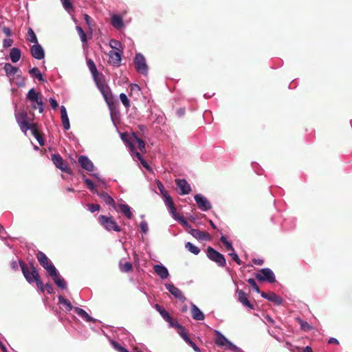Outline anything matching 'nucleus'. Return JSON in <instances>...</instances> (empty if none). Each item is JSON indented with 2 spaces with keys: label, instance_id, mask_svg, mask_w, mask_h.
<instances>
[{
  "label": "nucleus",
  "instance_id": "obj_1",
  "mask_svg": "<svg viewBox=\"0 0 352 352\" xmlns=\"http://www.w3.org/2000/svg\"><path fill=\"white\" fill-rule=\"evenodd\" d=\"M23 274L25 280L29 283H36L38 288L41 292H44L46 290L47 293L52 294L54 293V288L50 283H46L45 285L41 281L38 272L36 267L31 265L30 267L23 261H19Z\"/></svg>",
  "mask_w": 352,
  "mask_h": 352
},
{
  "label": "nucleus",
  "instance_id": "obj_2",
  "mask_svg": "<svg viewBox=\"0 0 352 352\" xmlns=\"http://www.w3.org/2000/svg\"><path fill=\"white\" fill-rule=\"evenodd\" d=\"M98 89L100 91L101 94L102 95L105 102L109 106V108L111 110V120L116 125V123L114 122V113H113L112 107L113 106V96L111 91V89L107 85L105 82L104 76L102 74H100L97 76L96 78H93Z\"/></svg>",
  "mask_w": 352,
  "mask_h": 352
},
{
  "label": "nucleus",
  "instance_id": "obj_3",
  "mask_svg": "<svg viewBox=\"0 0 352 352\" xmlns=\"http://www.w3.org/2000/svg\"><path fill=\"white\" fill-rule=\"evenodd\" d=\"M26 98L31 102L32 107L34 109H38L39 113L44 111V104L42 98L34 88L29 90Z\"/></svg>",
  "mask_w": 352,
  "mask_h": 352
},
{
  "label": "nucleus",
  "instance_id": "obj_4",
  "mask_svg": "<svg viewBox=\"0 0 352 352\" xmlns=\"http://www.w3.org/2000/svg\"><path fill=\"white\" fill-rule=\"evenodd\" d=\"M98 220L102 227L109 232L115 231L119 232L121 231L120 227L112 216L100 215Z\"/></svg>",
  "mask_w": 352,
  "mask_h": 352
},
{
  "label": "nucleus",
  "instance_id": "obj_5",
  "mask_svg": "<svg viewBox=\"0 0 352 352\" xmlns=\"http://www.w3.org/2000/svg\"><path fill=\"white\" fill-rule=\"evenodd\" d=\"M135 70L143 76H147L148 72V67L146 64V58L142 54L138 52L135 54L133 60Z\"/></svg>",
  "mask_w": 352,
  "mask_h": 352
},
{
  "label": "nucleus",
  "instance_id": "obj_6",
  "mask_svg": "<svg viewBox=\"0 0 352 352\" xmlns=\"http://www.w3.org/2000/svg\"><path fill=\"white\" fill-rule=\"evenodd\" d=\"M206 255L210 260L216 263L218 266L221 267L226 266V261L224 256L213 248L208 247L207 248Z\"/></svg>",
  "mask_w": 352,
  "mask_h": 352
},
{
  "label": "nucleus",
  "instance_id": "obj_7",
  "mask_svg": "<svg viewBox=\"0 0 352 352\" xmlns=\"http://www.w3.org/2000/svg\"><path fill=\"white\" fill-rule=\"evenodd\" d=\"M256 278L259 281H267L273 283L276 281V277L273 271L270 268H263L255 275Z\"/></svg>",
  "mask_w": 352,
  "mask_h": 352
},
{
  "label": "nucleus",
  "instance_id": "obj_8",
  "mask_svg": "<svg viewBox=\"0 0 352 352\" xmlns=\"http://www.w3.org/2000/svg\"><path fill=\"white\" fill-rule=\"evenodd\" d=\"M156 184L168 210H175L173 199L168 192L166 190L163 184L159 180H157Z\"/></svg>",
  "mask_w": 352,
  "mask_h": 352
},
{
  "label": "nucleus",
  "instance_id": "obj_9",
  "mask_svg": "<svg viewBox=\"0 0 352 352\" xmlns=\"http://www.w3.org/2000/svg\"><path fill=\"white\" fill-rule=\"evenodd\" d=\"M15 118L17 124H19L21 130L24 133H26L27 131L29 130V126L28 124L29 122L28 121V116L26 111L24 110L20 111L19 112H15Z\"/></svg>",
  "mask_w": 352,
  "mask_h": 352
},
{
  "label": "nucleus",
  "instance_id": "obj_10",
  "mask_svg": "<svg viewBox=\"0 0 352 352\" xmlns=\"http://www.w3.org/2000/svg\"><path fill=\"white\" fill-rule=\"evenodd\" d=\"M51 160L57 168L67 173L71 174V170L68 168L67 164L63 160V157L59 154H52Z\"/></svg>",
  "mask_w": 352,
  "mask_h": 352
},
{
  "label": "nucleus",
  "instance_id": "obj_11",
  "mask_svg": "<svg viewBox=\"0 0 352 352\" xmlns=\"http://www.w3.org/2000/svg\"><path fill=\"white\" fill-rule=\"evenodd\" d=\"M195 201L198 208L201 211H208L212 208V204L208 199L201 194H197L194 196Z\"/></svg>",
  "mask_w": 352,
  "mask_h": 352
},
{
  "label": "nucleus",
  "instance_id": "obj_12",
  "mask_svg": "<svg viewBox=\"0 0 352 352\" xmlns=\"http://www.w3.org/2000/svg\"><path fill=\"white\" fill-rule=\"evenodd\" d=\"M36 258L41 265L47 270L48 274L51 272V269H56L54 264L43 252L39 251L36 254Z\"/></svg>",
  "mask_w": 352,
  "mask_h": 352
},
{
  "label": "nucleus",
  "instance_id": "obj_13",
  "mask_svg": "<svg viewBox=\"0 0 352 352\" xmlns=\"http://www.w3.org/2000/svg\"><path fill=\"white\" fill-rule=\"evenodd\" d=\"M49 275L53 279L54 283L57 285V287H60L62 289H65L67 288V283L64 278L60 275L57 269H51V272L49 273Z\"/></svg>",
  "mask_w": 352,
  "mask_h": 352
},
{
  "label": "nucleus",
  "instance_id": "obj_14",
  "mask_svg": "<svg viewBox=\"0 0 352 352\" xmlns=\"http://www.w3.org/2000/svg\"><path fill=\"white\" fill-rule=\"evenodd\" d=\"M122 53L123 51L111 50L109 53V63L113 67H120L121 65Z\"/></svg>",
  "mask_w": 352,
  "mask_h": 352
},
{
  "label": "nucleus",
  "instance_id": "obj_15",
  "mask_svg": "<svg viewBox=\"0 0 352 352\" xmlns=\"http://www.w3.org/2000/svg\"><path fill=\"white\" fill-rule=\"evenodd\" d=\"M176 185L179 189L180 195H188L191 191V187L187 181L184 179H175Z\"/></svg>",
  "mask_w": 352,
  "mask_h": 352
},
{
  "label": "nucleus",
  "instance_id": "obj_16",
  "mask_svg": "<svg viewBox=\"0 0 352 352\" xmlns=\"http://www.w3.org/2000/svg\"><path fill=\"white\" fill-rule=\"evenodd\" d=\"M164 286L166 289L177 299L184 301L186 300L185 296L183 295L182 291L176 287L172 283H165Z\"/></svg>",
  "mask_w": 352,
  "mask_h": 352
},
{
  "label": "nucleus",
  "instance_id": "obj_17",
  "mask_svg": "<svg viewBox=\"0 0 352 352\" xmlns=\"http://www.w3.org/2000/svg\"><path fill=\"white\" fill-rule=\"evenodd\" d=\"M30 53L37 60H42L45 58V51L39 43L34 44L30 47Z\"/></svg>",
  "mask_w": 352,
  "mask_h": 352
},
{
  "label": "nucleus",
  "instance_id": "obj_18",
  "mask_svg": "<svg viewBox=\"0 0 352 352\" xmlns=\"http://www.w3.org/2000/svg\"><path fill=\"white\" fill-rule=\"evenodd\" d=\"M78 163L82 168L87 172H92L94 170L93 162L86 155H80L78 157Z\"/></svg>",
  "mask_w": 352,
  "mask_h": 352
},
{
  "label": "nucleus",
  "instance_id": "obj_19",
  "mask_svg": "<svg viewBox=\"0 0 352 352\" xmlns=\"http://www.w3.org/2000/svg\"><path fill=\"white\" fill-rule=\"evenodd\" d=\"M170 213L171 214L173 218L178 221L186 230H189L192 227L189 224V223L185 219L183 216H180L177 214L176 208L175 207V210H168Z\"/></svg>",
  "mask_w": 352,
  "mask_h": 352
},
{
  "label": "nucleus",
  "instance_id": "obj_20",
  "mask_svg": "<svg viewBox=\"0 0 352 352\" xmlns=\"http://www.w3.org/2000/svg\"><path fill=\"white\" fill-rule=\"evenodd\" d=\"M261 296L262 298L268 300L270 302H274L277 305H280L283 302V298L278 296L274 292L271 293H265V292H261Z\"/></svg>",
  "mask_w": 352,
  "mask_h": 352
},
{
  "label": "nucleus",
  "instance_id": "obj_21",
  "mask_svg": "<svg viewBox=\"0 0 352 352\" xmlns=\"http://www.w3.org/2000/svg\"><path fill=\"white\" fill-rule=\"evenodd\" d=\"M153 270L157 275L162 280L168 278L169 272L168 269L162 264H157L153 266Z\"/></svg>",
  "mask_w": 352,
  "mask_h": 352
},
{
  "label": "nucleus",
  "instance_id": "obj_22",
  "mask_svg": "<svg viewBox=\"0 0 352 352\" xmlns=\"http://www.w3.org/2000/svg\"><path fill=\"white\" fill-rule=\"evenodd\" d=\"M188 232L196 239L200 241H207L210 239V236L207 232H202L197 229L190 228Z\"/></svg>",
  "mask_w": 352,
  "mask_h": 352
},
{
  "label": "nucleus",
  "instance_id": "obj_23",
  "mask_svg": "<svg viewBox=\"0 0 352 352\" xmlns=\"http://www.w3.org/2000/svg\"><path fill=\"white\" fill-rule=\"evenodd\" d=\"M236 293L238 294V300L241 304L250 309L254 308L253 305L248 300L246 294L243 290L237 289Z\"/></svg>",
  "mask_w": 352,
  "mask_h": 352
},
{
  "label": "nucleus",
  "instance_id": "obj_24",
  "mask_svg": "<svg viewBox=\"0 0 352 352\" xmlns=\"http://www.w3.org/2000/svg\"><path fill=\"white\" fill-rule=\"evenodd\" d=\"M191 316L195 320H204L205 316L200 309L194 303H190Z\"/></svg>",
  "mask_w": 352,
  "mask_h": 352
},
{
  "label": "nucleus",
  "instance_id": "obj_25",
  "mask_svg": "<svg viewBox=\"0 0 352 352\" xmlns=\"http://www.w3.org/2000/svg\"><path fill=\"white\" fill-rule=\"evenodd\" d=\"M103 201L110 207H111L113 210L117 209V205L114 201V199L107 192H102L97 194Z\"/></svg>",
  "mask_w": 352,
  "mask_h": 352
},
{
  "label": "nucleus",
  "instance_id": "obj_26",
  "mask_svg": "<svg viewBox=\"0 0 352 352\" xmlns=\"http://www.w3.org/2000/svg\"><path fill=\"white\" fill-rule=\"evenodd\" d=\"M111 24L116 30H121L124 27L123 19L119 14H113L111 16Z\"/></svg>",
  "mask_w": 352,
  "mask_h": 352
},
{
  "label": "nucleus",
  "instance_id": "obj_27",
  "mask_svg": "<svg viewBox=\"0 0 352 352\" xmlns=\"http://www.w3.org/2000/svg\"><path fill=\"white\" fill-rule=\"evenodd\" d=\"M60 115L63 123V126L65 131H68L70 129V124L69 118L67 116V110L65 106L60 107Z\"/></svg>",
  "mask_w": 352,
  "mask_h": 352
},
{
  "label": "nucleus",
  "instance_id": "obj_28",
  "mask_svg": "<svg viewBox=\"0 0 352 352\" xmlns=\"http://www.w3.org/2000/svg\"><path fill=\"white\" fill-rule=\"evenodd\" d=\"M120 208V212L124 214L127 219H131L133 217V212L131 208L125 203L120 204L117 206Z\"/></svg>",
  "mask_w": 352,
  "mask_h": 352
},
{
  "label": "nucleus",
  "instance_id": "obj_29",
  "mask_svg": "<svg viewBox=\"0 0 352 352\" xmlns=\"http://www.w3.org/2000/svg\"><path fill=\"white\" fill-rule=\"evenodd\" d=\"M74 311L79 317L85 320L86 322H95V319L90 316L84 309L79 307H75Z\"/></svg>",
  "mask_w": 352,
  "mask_h": 352
},
{
  "label": "nucleus",
  "instance_id": "obj_30",
  "mask_svg": "<svg viewBox=\"0 0 352 352\" xmlns=\"http://www.w3.org/2000/svg\"><path fill=\"white\" fill-rule=\"evenodd\" d=\"M215 332L217 336V338L215 340V344L217 346H225L230 344V341L227 339L220 331H216Z\"/></svg>",
  "mask_w": 352,
  "mask_h": 352
},
{
  "label": "nucleus",
  "instance_id": "obj_31",
  "mask_svg": "<svg viewBox=\"0 0 352 352\" xmlns=\"http://www.w3.org/2000/svg\"><path fill=\"white\" fill-rule=\"evenodd\" d=\"M154 307L166 322H169V320H171L170 315L163 307L158 304H155Z\"/></svg>",
  "mask_w": 352,
  "mask_h": 352
},
{
  "label": "nucleus",
  "instance_id": "obj_32",
  "mask_svg": "<svg viewBox=\"0 0 352 352\" xmlns=\"http://www.w3.org/2000/svg\"><path fill=\"white\" fill-rule=\"evenodd\" d=\"M21 56V50L17 47H13L10 52V58L12 63L18 62Z\"/></svg>",
  "mask_w": 352,
  "mask_h": 352
},
{
  "label": "nucleus",
  "instance_id": "obj_33",
  "mask_svg": "<svg viewBox=\"0 0 352 352\" xmlns=\"http://www.w3.org/2000/svg\"><path fill=\"white\" fill-rule=\"evenodd\" d=\"M120 137H121L122 140L125 143L126 146L129 148V152L131 153V155H133V152L135 150V147L134 144L128 140V138H129L128 134H126L125 133H120Z\"/></svg>",
  "mask_w": 352,
  "mask_h": 352
},
{
  "label": "nucleus",
  "instance_id": "obj_34",
  "mask_svg": "<svg viewBox=\"0 0 352 352\" xmlns=\"http://www.w3.org/2000/svg\"><path fill=\"white\" fill-rule=\"evenodd\" d=\"M87 67L92 75L93 78H97L98 76H99V73L98 72L97 67L95 65V63L91 59L87 60Z\"/></svg>",
  "mask_w": 352,
  "mask_h": 352
},
{
  "label": "nucleus",
  "instance_id": "obj_35",
  "mask_svg": "<svg viewBox=\"0 0 352 352\" xmlns=\"http://www.w3.org/2000/svg\"><path fill=\"white\" fill-rule=\"evenodd\" d=\"M58 303L65 307L66 311L69 312L73 309V306L71 302L61 295L58 296Z\"/></svg>",
  "mask_w": 352,
  "mask_h": 352
},
{
  "label": "nucleus",
  "instance_id": "obj_36",
  "mask_svg": "<svg viewBox=\"0 0 352 352\" xmlns=\"http://www.w3.org/2000/svg\"><path fill=\"white\" fill-rule=\"evenodd\" d=\"M4 70L7 76H12L19 72V68L13 66L10 63H6L4 65Z\"/></svg>",
  "mask_w": 352,
  "mask_h": 352
},
{
  "label": "nucleus",
  "instance_id": "obj_37",
  "mask_svg": "<svg viewBox=\"0 0 352 352\" xmlns=\"http://www.w3.org/2000/svg\"><path fill=\"white\" fill-rule=\"evenodd\" d=\"M133 157H137L140 162L141 163V164L145 168H146L148 171H151V166H149V164H148V162L142 157V155L136 151V149L135 150V151L133 152V154L131 155Z\"/></svg>",
  "mask_w": 352,
  "mask_h": 352
},
{
  "label": "nucleus",
  "instance_id": "obj_38",
  "mask_svg": "<svg viewBox=\"0 0 352 352\" xmlns=\"http://www.w3.org/2000/svg\"><path fill=\"white\" fill-rule=\"evenodd\" d=\"M83 181L87 186V188L90 190L93 193L98 194V191L96 188V185L90 179L85 177V175L82 176Z\"/></svg>",
  "mask_w": 352,
  "mask_h": 352
},
{
  "label": "nucleus",
  "instance_id": "obj_39",
  "mask_svg": "<svg viewBox=\"0 0 352 352\" xmlns=\"http://www.w3.org/2000/svg\"><path fill=\"white\" fill-rule=\"evenodd\" d=\"M110 343L112 347L118 352H129L126 348L122 346L118 342L115 340H110ZM135 352H142L140 351H135Z\"/></svg>",
  "mask_w": 352,
  "mask_h": 352
},
{
  "label": "nucleus",
  "instance_id": "obj_40",
  "mask_svg": "<svg viewBox=\"0 0 352 352\" xmlns=\"http://www.w3.org/2000/svg\"><path fill=\"white\" fill-rule=\"evenodd\" d=\"M30 74L34 76L38 81L45 82V79L43 77L42 74L37 67H33L29 71Z\"/></svg>",
  "mask_w": 352,
  "mask_h": 352
},
{
  "label": "nucleus",
  "instance_id": "obj_41",
  "mask_svg": "<svg viewBox=\"0 0 352 352\" xmlns=\"http://www.w3.org/2000/svg\"><path fill=\"white\" fill-rule=\"evenodd\" d=\"M185 248L195 255H197L200 252V249L190 242L186 243Z\"/></svg>",
  "mask_w": 352,
  "mask_h": 352
},
{
  "label": "nucleus",
  "instance_id": "obj_42",
  "mask_svg": "<svg viewBox=\"0 0 352 352\" xmlns=\"http://www.w3.org/2000/svg\"><path fill=\"white\" fill-rule=\"evenodd\" d=\"M109 46L112 49L116 50V51H123L122 43L117 40L111 39L109 41Z\"/></svg>",
  "mask_w": 352,
  "mask_h": 352
},
{
  "label": "nucleus",
  "instance_id": "obj_43",
  "mask_svg": "<svg viewBox=\"0 0 352 352\" xmlns=\"http://www.w3.org/2000/svg\"><path fill=\"white\" fill-rule=\"evenodd\" d=\"M221 242L225 245L226 249L230 252H234V248L230 241H228L227 238L224 235H221L220 238Z\"/></svg>",
  "mask_w": 352,
  "mask_h": 352
},
{
  "label": "nucleus",
  "instance_id": "obj_44",
  "mask_svg": "<svg viewBox=\"0 0 352 352\" xmlns=\"http://www.w3.org/2000/svg\"><path fill=\"white\" fill-rule=\"evenodd\" d=\"M296 320L300 324L302 330L309 331L312 329V327L307 322L304 321L300 318H297Z\"/></svg>",
  "mask_w": 352,
  "mask_h": 352
},
{
  "label": "nucleus",
  "instance_id": "obj_45",
  "mask_svg": "<svg viewBox=\"0 0 352 352\" xmlns=\"http://www.w3.org/2000/svg\"><path fill=\"white\" fill-rule=\"evenodd\" d=\"M28 40L34 44L38 43L37 37L32 28H29L28 30Z\"/></svg>",
  "mask_w": 352,
  "mask_h": 352
},
{
  "label": "nucleus",
  "instance_id": "obj_46",
  "mask_svg": "<svg viewBox=\"0 0 352 352\" xmlns=\"http://www.w3.org/2000/svg\"><path fill=\"white\" fill-rule=\"evenodd\" d=\"M119 98H120V100L122 102V104L126 109H129L130 107V101H129L127 96L125 94L122 93L120 94Z\"/></svg>",
  "mask_w": 352,
  "mask_h": 352
},
{
  "label": "nucleus",
  "instance_id": "obj_47",
  "mask_svg": "<svg viewBox=\"0 0 352 352\" xmlns=\"http://www.w3.org/2000/svg\"><path fill=\"white\" fill-rule=\"evenodd\" d=\"M179 335L187 342L190 338L188 336V333L184 327L182 326V329H178Z\"/></svg>",
  "mask_w": 352,
  "mask_h": 352
},
{
  "label": "nucleus",
  "instance_id": "obj_48",
  "mask_svg": "<svg viewBox=\"0 0 352 352\" xmlns=\"http://www.w3.org/2000/svg\"><path fill=\"white\" fill-rule=\"evenodd\" d=\"M76 30L78 33V35L80 38V41L82 43H85L87 41V36L82 28L80 26H76Z\"/></svg>",
  "mask_w": 352,
  "mask_h": 352
},
{
  "label": "nucleus",
  "instance_id": "obj_49",
  "mask_svg": "<svg viewBox=\"0 0 352 352\" xmlns=\"http://www.w3.org/2000/svg\"><path fill=\"white\" fill-rule=\"evenodd\" d=\"M63 8L67 12L73 9V4L70 0H60Z\"/></svg>",
  "mask_w": 352,
  "mask_h": 352
},
{
  "label": "nucleus",
  "instance_id": "obj_50",
  "mask_svg": "<svg viewBox=\"0 0 352 352\" xmlns=\"http://www.w3.org/2000/svg\"><path fill=\"white\" fill-rule=\"evenodd\" d=\"M132 269V264L129 262H126L123 265H120V270L122 272H129Z\"/></svg>",
  "mask_w": 352,
  "mask_h": 352
},
{
  "label": "nucleus",
  "instance_id": "obj_51",
  "mask_svg": "<svg viewBox=\"0 0 352 352\" xmlns=\"http://www.w3.org/2000/svg\"><path fill=\"white\" fill-rule=\"evenodd\" d=\"M248 283L250 285V286L252 287L254 292H256L258 294L261 293L254 279L249 278L248 280Z\"/></svg>",
  "mask_w": 352,
  "mask_h": 352
},
{
  "label": "nucleus",
  "instance_id": "obj_52",
  "mask_svg": "<svg viewBox=\"0 0 352 352\" xmlns=\"http://www.w3.org/2000/svg\"><path fill=\"white\" fill-rule=\"evenodd\" d=\"M135 140L138 144V148L142 152L145 151V143L144 140L135 135Z\"/></svg>",
  "mask_w": 352,
  "mask_h": 352
},
{
  "label": "nucleus",
  "instance_id": "obj_53",
  "mask_svg": "<svg viewBox=\"0 0 352 352\" xmlns=\"http://www.w3.org/2000/svg\"><path fill=\"white\" fill-rule=\"evenodd\" d=\"M87 207H88V210L92 213H94L96 211H99L100 209V205H98L97 204H88Z\"/></svg>",
  "mask_w": 352,
  "mask_h": 352
},
{
  "label": "nucleus",
  "instance_id": "obj_54",
  "mask_svg": "<svg viewBox=\"0 0 352 352\" xmlns=\"http://www.w3.org/2000/svg\"><path fill=\"white\" fill-rule=\"evenodd\" d=\"M140 228L142 233L146 234L148 231V223L145 221H142L140 223Z\"/></svg>",
  "mask_w": 352,
  "mask_h": 352
},
{
  "label": "nucleus",
  "instance_id": "obj_55",
  "mask_svg": "<svg viewBox=\"0 0 352 352\" xmlns=\"http://www.w3.org/2000/svg\"><path fill=\"white\" fill-rule=\"evenodd\" d=\"M228 349L232 352H244L241 348L233 344L232 342L228 345Z\"/></svg>",
  "mask_w": 352,
  "mask_h": 352
},
{
  "label": "nucleus",
  "instance_id": "obj_56",
  "mask_svg": "<svg viewBox=\"0 0 352 352\" xmlns=\"http://www.w3.org/2000/svg\"><path fill=\"white\" fill-rule=\"evenodd\" d=\"M229 256L232 258V259L233 261H234L238 265H241V259L239 258V256L237 255V254L235 252V251L234 250V252H231L230 253H229Z\"/></svg>",
  "mask_w": 352,
  "mask_h": 352
},
{
  "label": "nucleus",
  "instance_id": "obj_57",
  "mask_svg": "<svg viewBox=\"0 0 352 352\" xmlns=\"http://www.w3.org/2000/svg\"><path fill=\"white\" fill-rule=\"evenodd\" d=\"M130 91L131 93L139 94V93L140 92V87L137 84H131L130 85Z\"/></svg>",
  "mask_w": 352,
  "mask_h": 352
},
{
  "label": "nucleus",
  "instance_id": "obj_58",
  "mask_svg": "<svg viewBox=\"0 0 352 352\" xmlns=\"http://www.w3.org/2000/svg\"><path fill=\"white\" fill-rule=\"evenodd\" d=\"M167 322L169 324L170 327L177 328V329H180L182 327V324L178 323L177 321H174L172 318L171 320H169V322Z\"/></svg>",
  "mask_w": 352,
  "mask_h": 352
},
{
  "label": "nucleus",
  "instance_id": "obj_59",
  "mask_svg": "<svg viewBox=\"0 0 352 352\" xmlns=\"http://www.w3.org/2000/svg\"><path fill=\"white\" fill-rule=\"evenodd\" d=\"M13 43V40L12 38H6L3 41V47L4 48H8L12 46Z\"/></svg>",
  "mask_w": 352,
  "mask_h": 352
},
{
  "label": "nucleus",
  "instance_id": "obj_60",
  "mask_svg": "<svg viewBox=\"0 0 352 352\" xmlns=\"http://www.w3.org/2000/svg\"><path fill=\"white\" fill-rule=\"evenodd\" d=\"M28 126L30 127V128H29V130H31V131H32V133L33 135H34V134L38 133L37 126H36V125L35 124H34V123H30V122H29V123L28 124Z\"/></svg>",
  "mask_w": 352,
  "mask_h": 352
},
{
  "label": "nucleus",
  "instance_id": "obj_61",
  "mask_svg": "<svg viewBox=\"0 0 352 352\" xmlns=\"http://www.w3.org/2000/svg\"><path fill=\"white\" fill-rule=\"evenodd\" d=\"M49 102L53 109H56L58 108V103L54 98H50L49 99Z\"/></svg>",
  "mask_w": 352,
  "mask_h": 352
},
{
  "label": "nucleus",
  "instance_id": "obj_62",
  "mask_svg": "<svg viewBox=\"0 0 352 352\" xmlns=\"http://www.w3.org/2000/svg\"><path fill=\"white\" fill-rule=\"evenodd\" d=\"M91 175L95 177L98 181V182H100V184H103V185H105L106 184V182L104 179H102L100 175L98 173H92Z\"/></svg>",
  "mask_w": 352,
  "mask_h": 352
},
{
  "label": "nucleus",
  "instance_id": "obj_63",
  "mask_svg": "<svg viewBox=\"0 0 352 352\" xmlns=\"http://www.w3.org/2000/svg\"><path fill=\"white\" fill-rule=\"evenodd\" d=\"M186 343H188L190 346H192L195 351L200 352V349L191 339H190Z\"/></svg>",
  "mask_w": 352,
  "mask_h": 352
},
{
  "label": "nucleus",
  "instance_id": "obj_64",
  "mask_svg": "<svg viewBox=\"0 0 352 352\" xmlns=\"http://www.w3.org/2000/svg\"><path fill=\"white\" fill-rule=\"evenodd\" d=\"M2 31L7 36H11L12 35V32L8 27L3 26L2 28Z\"/></svg>",
  "mask_w": 352,
  "mask_h": 352
}]
</instances>
